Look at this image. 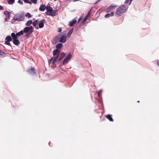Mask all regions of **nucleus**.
<instances>
[{"label":"nucleus","mask_w":159,"mask_h":159,"mask_svg":"<svg viewBox=\"0 0 159 159\" xmlns=\"http://www.w3.org/2000/svg\"><path fill=\"white\" fill-rule=\"evenodd\" d=\"M59 52L58 50L56 49L54 50L53 52V55L54 56L56 55Z\"/></svg>","instance_id":"23"},{"label":"nucleus","mask_w":159,"mask_h":159,"mask_svg":"<svg viewBox=\"0 0 159 159\" xmlns=\"http://www.w3.org/2000/svg\"><path fill=\"white\" fill-rule=\"evenodd\" d=\"M78 1V0H74V2H76V1Z\"/></svg>","instance_id":"44"},{"label":"nucleus","mask_w":159,"mask_h":159,"mask_svg":"<svg viewBox=\"0 0 159 159\" xmlns=\"http://www.w3.org/2000/svg\"><path fill=\"white\" fill-rule=\"evenodd\" d=\"M3 53V52H2L0 49V55H2Z\"/></svg>","instance_id":"38"},{"label":"nucleus","mask_w":159,"mask_h":159,"mask_svg":"<svg viewBox=\"0 0 159 159\" xmlns=\"http://www.w3.org/2000/svg\"><path fill=\"white\" fill-rule=\"evenodd\" d=\"M11 36L14 40L17 39V36L16 34H15L14 33H13L11 34Z\"/></svg>","instance_id":"16"},{"label":"nucleus","mask_w":159,"mask_h":159,"mask_svg":"<svg viewBox=\"0 0 159 159\" xmlns=\"http://www.w3.org/2000/svg\"><path fill=\"white\" fill-rule=\"evenodd\" d=\"M38 23V22L37 20H36L33 22V24L34 26H35L37 25Z\"/></svg>","instance_id":"29"},{"label":"nucleus","mask_w":159,"mask_h":159,"mask_svg":"<svg viewBox=\"0 0 159 159\" xmlns=\"http://www.w3.org/2000/svg\"><path fill=\"white\" fill-rule=\"evenodd\" d=\"M100 0H98L99 1H100Z\"/></svg>","instance_id":"48"},{"label":"nucleus","mask_w":159,"mask_h":159,"mask_svg":"<svg viewBox=\"0 0 159 159\" xmlns=\"http://www.w3.org/2000/svg\"><path fill=\"white\" fill-rule=\"evenodd\" d=\"M2 7L0 5V10H2Z\"/></svg>","instance_id":"40"},{"label":"nucleus","mask_w":159,"mask_h":159,"mask_svg":"<svg viewBox=\"0 0 159 159\" xmlns=\"http://www.w3.org/2000/svg\"><path fill=\"white\" fill-rule=\"evenodd\" d=\"M65 34L62 33L61 34H59L58 36L55 38V40L56 42H61L64 43L66 40V37Z\"/></svg>","instance_id":"1"},{"label":"nucleus","mask_w":159,"mask_h":159,"mask_svg":"<svg viewBox=\"0 0 159 159\" xmlns=\"http://www.w3.org/2000/svg\"><path fill=\"white\" fill-rule=\"evenodd\" d=\"M32 3L34 4H36L37 2V0H31Z\"/></svg>","instance_id":"31"},{"label":"nucleus","mask_w":159,"mask_h":159,"mask_svg":"<svg viewBox=\"0 0 159 159\" xmlns=\"http://www.w3.org/2000/svg\"><path fill=\"white\" fill-rule=\"evenodd\" d=\"M129 0H126L125 1V3H127L129 2Z\"/></svg>","instance_id":"39"},{"label":"nucleus","mask_w":159,"mask_h":159,"mask_svg":"<svg viewBox=\"0 0 159 159\" xmlns=\"http://www.w3.org/2000/svg\"><path fill=\"white\" fill-rule=\"evenodd\" d=\"M53 61V59L52 58L50 59L49 61V65L51 66H52L51 65V64H52V63Z\"/></svg>","instance_id":"27"},{"label":"nucleus","mask_w":159,"mask_h":159,"mask_svg":"<svg viewBox=\"0 0 159 159\" xmlns=\"http://www.w3.org/2000/svg\"><path fill=\"white\" fill-rule=\"evenodd\" d=\"M10 41H7L6 42V44L7 45H9L10 44Z\"/></svg>","instance_id":"33"},{"label":"nucleus","mask_w":159,"mask_h":159,"mask_svg":"<svg viewBox=\"0 0 159 159\" xmlns=\"http://www.w3.org/2000/svg\"><path fill=\"white\" fill-rule=\"evenodd\" d=\"M76 20L74 19H73L72 21H71L69 22L70 25V26H73L74 24L76 22Z\"/></svg>","instance_id":"10"},{"label":"nucleus","mask_w":159,"mask_h":159,"mask_svg":"<svg viewBox=\"0 0 159 159\" xmlns=\"http://www.w3.org/2000/svg\"><path fill=\"white\" fill-rule=\"evenodd\" d=\"M73 31V29H71L68 32V35L67 36V37L68 38H69L70 37V36L72 34V32Z\"/></svg>","instance_id":"15"},{"label":"nucleus","mask_w":159,"mask_h":159,"mask_svg":"<svg viewBox=\"0 0 159 159\" xmlns=\"http://www.w3.org/2000/svg\"><path fill=\"white\" fill-rule=\"evenodd\" d=\"M59 56V54H57L53 60V61L52 63V66H53L54 64L56 62L57 60L58 59Z\"/></svg>","instance_id":"11"},{"label":"nucleus","mask_w":159,"mask_h":159,"mask_svg":"<svg viewBox=\"0 0 159 159\" xmlns=\"http://www.w3.org/2000/svg\"><path fill=\"white\" fill-rule=\"evenodd\" d=\"M24 18V16L23 14L17 13L15 15L13 19L15 20L20 21L23 20Z\"/></svg>","instance_id":"3"},{"label":"nucleus","mask_w":159,"mask_h":159,"mask_svg":"<svg viewBox=\"0 0 159 159\" xmlns=\"http://www.w3.org/2000/svg\"><path fill=\"white\" fill-rule=\"evenodd\" d=\"M25 16L26 17H27V18H31L32 17V16L29 13H27L25 14Z\"/></svg>","instance_id":"19"},{"label":"nucleus","mask_w":159,"mask_h":159,"mask_svg":"<svg viewBox=\"0 0 159 159\" xmlns=\"http://www.w3.org/2000/svg\"><path fill=\"white\" fill-rule=\"evenodd\" d=\"M87 18L88 17H85L83 21V22H85L86 21V20H87Z\"/></svg>","instance_id":"35"},{"label":"nucleus","mask_w":159,"mask_h":159,"mask_svg":"<svg viewBox=\"0 0 159 159\" xmlns=\"http://www.w3.org/2000/svg\"><path fill=\"white\" fill-rule=\"evenodd\" d=\"M62 30V29H61V28H58V32H61Z\"/></svg>","instance_id":"36"},{"label":"nucleus","mask_w":159,"mask_h":159,"mask_svg":"<svg viewBox=\"0 0 159 159\" xmlns=\"http://www.w3.org/2000/svg\"><path fill=\"white\" fill-rule=\"evenodd\" d=\"M59 58H60L61 59H62V58H61L60 57H59Z\"/></svg>","instance_id":"45"},{"label":"nucleus","mask_w":159,"mask_h":159,"mask_svg":"<svg viewBox=\"0 0 159 159\" xmlns=\"http://www.w3.org/2000/svg\"><path fill=\"white\" fill-rule=\"evenodd\" d=\"M24 2L25 3L30 4H32V2L29 0H24Z\"/></svg>","instance_id":"28"},{"label":"nucleus","mask_w":159,"mask_h":159,"mask_svg":"<svg viewBox=\"0 0 159 159\" xmlns=\"http://www.w3.org/2000/svg\"><path fill=\"white\" fill-rule=\"evenodd\" d=\"M57 12V10H53L52 9L50 13H47V15H48L51 16H54L56 15Z\"/></svg>","instance_id":"7"},{"label":"nucleus","mask_w":159,"mask_h":159,"mask_svg":"<svg viewBox=\"0 0 159 159\" xmlns=\"http://www.w3.org/2000/svg\"><path fill=\"white\" fill-rule=\"evenodd\" d=\"M6 39L7 41H11V36H7L6 37Z\"/></svg>","instance_id":"25"},{"label":"nucleus","mask_w":159,"mask_h":159,"mask_svg":"<svg viewBox=\"0 0 159 159\" xmlns=\"http://www.w3.org/2000/svg\"><path fill=\"white\" fill-rule=\"evenodd\" d=\"M46 6L44 5L40 6L39 8V10L41 11H44L46 9Z\"/></svg>","instance_id":"12"},{"label":"nucleus","mask_w":159,"mask_h":159,"mask_svg":"<svg viewBox=\"0 0 159 159\" xmlns=\"http://www.w3.org/2000/svg\"><path fill=\"white\" fill-rule=\"evenodd\" d=\"M24 33V31L23 30H21L20 32L16 33L17 36L18 37L20 36L21 35L23 34Z\"/></svg>","instance_id":"20"},{"label":"nucleus","mask_w":159,"mask_h":159,"mask_svg":"<svg viewBox=\"0 0 159 159\" xmlns=\"http://www.w3.org/2000/svg\"><path fill=\"white\" fill-rule=\"evenodd\" d=\"M33 28L32 26H30L29 27H25L24 30V32L27 33L30 32V33L33 32Z\"/></svg>","instance_id":"5"},{"label":"nucleus","mask_w":159,"mask_h":159,"mask_svg":"<svg viewBox=\"0 0 159 159\" xmlns=\"http://www.w3.org/2000/svg\"><path fill=\"white\" fill-rule=\"evenodd\" d=\"M32 23V21L31 20H30L27 21L25 25L26 26H29Z\"/></svg>","instance_id":"24"},{"label":"nucleus","mask_w":159,"mask_h":159,"mask_svg":"<svg viewBox=\"0 0 159 159\" xmlns=\"http://www.w3.org/2000/svg\"><path fill=\"white\" fill-rule=\"evenodd\" d=\"M106 117L110 121H112L113 119L111 117V116L110 115H108L106 116Z\"/></svg>","instance_id":"17"},{"label":"nucleus","mask_w":159,"mask_h":159,"mask_svg":"<svg viewBox=\"0 0 159 159\" xmlns=\"http://www.w3.org/2000/svg\"><path fill=\"white\" fill-rule=\"evenodd\" d=\"M72 57L71 54H69L65 57L63 61V65H64L67 63L70 60Z\"/></svg>","instance_id":"4"},{"label":"nucleus","mask_w":159,"mask_h":159,"mask_svg":"<svg viewBox=\"0 0 159 159\" xmlns=\"http://www.w3.org/2000/svg\"><path fill=\"white\" fill-rule=\"evenodd\" d=\"M65 55V54L64 53V56Z\"/></svg>","instance_id":"47"},{"label":"nucleus","mask_w":159,"mask_h":159,"mask_svg":"<svg viewBox=\"0 0 159 159\" xmlns=\"http://www.w3.org/2000/svg\"><path fill=\"white\" fill-rule=\"evenodd\" d=\"M35 70L34 68H32L30 69L28 71L32 75H33L35 73Z\"/></svg>","instance_id":"13"},{"label":"nucleus","mask_w":159,"mask_h":159,"mask_svg":"<svg viewBox=\"0 0 159 159\" xmlns=\"http://www.w3.org/2000/svg\"><path fill=\"white\" fill-rule=\"evenodd\" d=\"M5 21H7V18H5Z\"/></svg>","instance_id":"43"},{"label":"nucleus","mask_w":159,"mask_h":159,"mask_svg":"<svg viewBox=\"0 0 159 159\" xmlns=\"http://www.w3.org/2000/svg\"><path fill=\"white\" fill-rule=\"evenodd\" d=\"M4 14L7 15V17L8 18H9L10 17V15L9 14V12L7 11H5Z\"/></svg>","instance_id":"22"},{"label":"nucleus","mask_w":159,"mask_h":159,"mask_svg":"<svg viewBox=\"0 0 159 159\" xmlns=\"http://www.w3.org/2000/svg\"><path fill=\"white\" fill-rule=\"evenodd\" d=\"M45 21L44 20L42 19L40 22L39 24V27L40 28H41L44 26V23Z\"/></svg>","instance_id":"9"},{"label":"nucleus","mask_w":159,"mask_h":159,"mask_svg":"<svg viewBox=\"0 0 159 159\" xmlns=\"http://www.w3.org/2000/svg\"><path fill=\"white\" fill-rule=\"evenodd\" d=\"M126 10L127 8L125 5H121L118 7L116 11V14L119 16H120L124 13Z\"/></svg>","instance_id":"2"},{"label":"nucleus","mask_w":159,"mask_h":159,"mask_svg":"<svg viewBox=\"0 0 159 159\" xmlns=\"http://www.w3.org/2000/svg\"><path fill=\"white\" fill-rule=\"evenodd\" d=\"M133 0H130V2H129V5H130L131 3V2Z\"/></svg>","instance_id":"41"},{"label":"nucleus","mask_w":159,"mask_h":159,"mask_svg":"<svg viewBox=\"0 0 159 159\" xmlns=\"http://www.w3.org/2000/svg\"><path fill=\"white\" fill-rule=\"evenodd\" d=\"M15 0H8V3L10 4H12L14 2Z\"/></svg>","instance_id":"26"},{"label":"nucleus","mask_w":159,"mask_h":159,"mask_svg":"<svg viewBox=\"0 0 159 159\" xmlns=\"http://www.w3.org/2000/svg\"><path fill=\"white\" fill-rule=\"evenodd\" d=\"M116 5L112 4L111 6H109L106 10V11L107 12L110 11H111L114 9L116 7Z\"/></svg>","instance_id":"6"},{"label":"nucleus","mask_w":159,"mask_h":159,"mask_svg":"<svg viewBox=\"0 0 159 159\" xmlns=\"http://www.w3.org/2000/svg\"><path fill=\"white\" fill-rule=\"evenodd\" d=\"M82 17H83V16H81L80 17V18L79 19L78 21V22L80 21L81 20V19H82Z\"/></svg>","instance_id":"37"},{"label":"nucleus","mask_w":159,"mask_h":159,"mask_svg":"<svg viewBox=\"0 0 159 159\" xmlns=\"http://www.w3.org/2000/svg\"><path fill=\"white\" fill-rule=\"evenodd\" d=\"M13 43L16 45H18L20 43L19 41L17 39L14 40L13 41Z\"/></svg>","instance_id":"18"},{"label":"nucleus","mask_w":159,"mask_h":159,"mask_svg":"<svg viewBox=\"0 0 159 159\" xmlns=\"http://www.w3.org/2000/svg\"><path fill=\"white\" fill-rule=\"evenodd\" d=\"M18 2L21 5H22L23 4V2L20 0H19L18 1Z\"/></svg>","instance_id":"32"},{"label":"nucleus","mask_w":159,"mask_h":159,"mask_svg":"<svg viewBox=\"0 0 159 159\" xmlns=\"http://www.w3.org/2000/svg\"><path fill=\"white\" fill-rule=\"evenodd\" d=\"M157 65L159 66V61H157Z\"/></svg>","instance_id":"42"},{"label":"nucleus","mask_w":159,"mask_h":159,"mask_svg":"<svg viewBox=\"0 0 159 159\" xmlns=\"http://www.w3.org/2000/svg\"><path fill=\"white\" fill-rule=\"evenodd\" d=\"M46 9L47 12H46V14L47 13H50L52 10V8L49 6H47L46 7Z\"/></svg>","instance_id":"8"},{"label":"nucleus","mask_w":159,"mask_h":159,"mask_svg":"<svg viewBox=\"0 0 159 159\" xmlns=\"http://www.w3.org/2000/svg\"><path fill=\"white\" fill-rule=\"evenodd\" d=\"M102 92V90H99L98 92V96L99 97V95H100V93H101Z\"/></svg>","instance_id":"34"},{"label":"nucleus","mask_w":159,"mask_h":159,"mask_svg":"<svg viewBox=\"0 0 159 159\" xmlns=\"http://www.w3.org/2000/svg\"><path fill=\"white\" fill-rule=\"evenodd\" d=\"M63 44L62 43H58L56 45V47L57 49H60L62 46Z\"/></svg>","instance_id":"21"},{"label":"nucleus","mask_w":159,"mask_h":159,"mask_svg":"<svg viewBox=\"0 0 159 159\" xmlns=\"http://www.w3.org/2000/svg\"><path fill=\"white\" fill-rule=\"evenodd\" d=\"M139 102V101H138L137 102Z\"/></svg>","instance_id":"46"},{"label":"nucleus","mask_w":159,"mask_h":159,"mask_svg":"<svg viewBox=\"0 0 159 159\" xmlns=\"http://www.w3.org/2000/svg\"><path fill=\"white\" fill-rule=\"evenodd\" d=\"M91 10L89 11L86 17H88L90 16V15H91Z\"/></svg>","instance_id":"30"},{"label":"nucleus","mask_w":159,"mask_h":159,"mask_svg":"<svg viewBox=\"0 0 159 159\" xmlns=\"http://www.w3.org/2000/svg\"><path fill=\"white\" fill-rule=\"evenodd\" d=\"M114 14L113 12H111L110 13L107 14L105 16V18H108L109 17L113 16Z\"/></svg>","instance_id":"14"}]
</instances>
